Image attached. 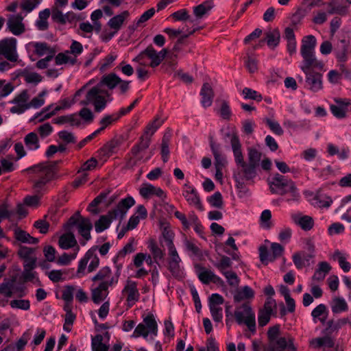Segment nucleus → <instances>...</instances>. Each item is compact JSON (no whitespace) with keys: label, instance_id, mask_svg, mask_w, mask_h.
Here are the masks:
<instances>
[{"label":"nucleus","instance_id":"cd10ccee","mask_svg":"<svg viewBox=\"0 0 351 351\" xmlns=\"http://www.w3.org/2000/svg\"><path fill=\"white\" fill-rule=\"evenodd\" d=\"M280 40V33L278 29H274L265 33V41L271 49H275L279 45Z\"/></svg>","mask_w":351,"mask_h":351},{"label":"nucleus","instance_id":"4c0bfd02","mask_svg":"<svg viewBox=\"0 0 351 351\" xmlns=\"http://www.w3.org/2000/svg\"><path fill=\"white\" fill-rule=\"evenodd\" d=\"M150 332V339H154V337L157 335L158 326L152 314L148 315L143 319V323Z\"/></svg>","mask_w":351,"mask_h":351},{"label":"nucleus","instance_id":"f704fd0d","mask_svg":"<svg viewBox=\"0 0 351 351\" xmlns=\"http://www.w3.org/2000/svg\"><path fill=\"white\" fill-rule=\"evenodd\" d=\"M101 123L102 124V126L95 131L91 134L86 136L85 138L82 140L77 145V149L82 148L88 142L91 141L97 134H98L101 131H102L106 126H108L110 124V116L108 115L105 117L104 119H101Z\"/></svg>","mask_w":351,"mask_h":351},{"label":"nucleus","instance_id":"2f4dec72","mask_svg":"<svg viewBox=\"0 0 351 351\" xmlns=\"http://www.w3.org/2000/svg\"><path fill=\"white\" fill-rule=\"evenodd\" d=\"M140 194L143 197H148L150 195H156L160 198L165 197L164 191L158 187L147 184L140 189Z\"/></svg>","mask_w":351,"mask_h":351},{"label":"nucleus","instance_id":"8fccbe9b","mask_svg":"<svg viewBox=\"0 0 351 351\" xmlns=\"http://www.w3.org/2000/svg\"><path fill=\"white\" fill-rule=\"evenodd\" d=\"M93 281L106 282L110 284V267L108 266L101 269L99 272L92 278Z\"/></svg>","mask_w":351,"mask_h":351},{"label":"nucleus","instance_id":"c9c22d12","mask_svg":"<svg viewBox=\"0 0 351 351\" xmlns=\"http://www.w3.org/2000/svg\"><path fill=\"white\" fill-rule=\"evenodd\" d=\"M129 81L122 80L116 74L111 73V90L119 86L120 93H125L129 89Z\"/></svg>","mask_w":351,"mask_h":351},{"label":"nucleus","instance_id":"4468645a","mask_svg":"<svg viewBox=\"0 0 351 351\" xmlns=\"http://www.w3.org/2000/svg\"><path fill=\"white\" fill-rule=\"evenodd\" d=\"M184 186L186 188V189L183 191L182 195L187 202L190 205L195 206L200 210H203L204 208L196 190L187 184H185Z\"/></svg>","mask_w":351,"mask_h":351},{"label":"nucleus","instance_id":"393cba45","mask_svg":"<svg viewBox=\"0 0 351 351\" xmlns=\"http://www.w3.org/2000/svg\"><path fill=\"white\" fill-rule=\"evenodd\" d=\"M335 50L337 58L341 62H345L350 52V41L346 39L340 40Z\"/></svg>","mask_w":351,"mask_h":351},{"label":"nucleus","instance_id":"7c9ffc66","mask_svg":"<svg viewBox=\"0 0 351 351\" xmlns=\"http://www.w3.org/2000/svg\"><path fill=\"white\" fill-rule=\"evenodd\" d=\"M331 270V267L328 263L326 261L320 262L318 264V267L315 271V273L312 277L313 280L322 281L323 280L326 274Z\"/></svg>","mask_w":351,"mask_h":351},{"label":"nucleus","instance_id":"473e14b6","mask_svg":"<svg viewBox=\"0 0 351 351\" xmlns=\"http://www.w3.org/2000/svg\"><path fill=\"white\" fill-rule=\"evenodd\" d=\"M171 138V132L170 130H168L166 132L162 138V143H161V156L162 159L164 162H167L169 159V143Z\"/></svg>","mask_w":351,"mask_h":351},{"label":"nucleus","instance_id":"a878e982","mask_svg":"<svg viewBox=\"0 0 351 351\" xmlns=\"http://www.w3.org/2000/svg\"><path fill=\"white\" fill-rule=\"evenodd\" d=\"M273 345L276 347V351H284L287 348L289 351H296V348L293 345V339L291 337L288 339L285 337H278L274 341Z\"/></svg>","mask_w":351,"mask_h":351},{"label":"nucleus","instance_id":"9d476101","mask_svg":"<svg viewBox=\"0 0 351 351\" xmlns=\"http://www.w3.org/2000/svg\"><path fill=\"white\" fill-rule=\"evenodd\" d=\"M135 200L129 196L122 199L112 208H111V221L119 219L121 221L125 216L128 210L134 205Z\"/></svg>","mask_w":351,"mask_h":351},{"label":"nucleus","instance_id":"7ed1b4c3","mask_svg":"<svg viewBox=\"0 0 351 351\" xmlns=\"http://www.w3.org/2000/svg\"><path fill=\"white\" fill-rule=\"evenodd\" d=\"M268 184L271 193L284 195L290 193L291 200L297 201L300 198V193L294 182L278 173L268 180Z\"/></svg>","mask_w":351,"mask_h":351},{"label":"nucleus","instance_id":"f3484780","mask_svg":"<svg viewBox=\"0 0 351 351\" xmlns=\"http://www.w3.org/2000/svg\"><path fill=\"white\" fill-rule=\"evenodd\" d=\"M230 144L237 166L245 162L241 150V144L237 134H232L231 136Z\"/></svg>","mask_w":351,"mask_h":351},{"label":"nucleus","instance_id":"09e8293b","mask_svg":"<svg viewBox=\"0 0 351 351\" xmlns=\"http://www.w3.org/2000/svg\"><path fill=\"white\" fill-rule=\"evenodd\" d=\"M163 122L164 121L160 120V117L157 116L152 122L147 125L144 134L151 137L162 125Z\"/></svg>","mask_w":351,"mask_h":351},{"label":"nucleus","instance_id":"052dcab7","mask_svg":"<svg viewBox=\"0 0 351 351\" xmlns=\"http://www.w3.org/2000/svg\"><path fill=\"white\" fill-rule=\"evenodd\" d=\"M35 53L42 56L46 53H49L51 54V51H55L54 50L50 49L48 45L46 43H36L34 45Z\"/></svg>","mask_w":351,"mask_h":351},{"label":"nucleus","instance_id":"e2e57ef3","mask_svg":"<svg viewBox=\"0 0 351 351\" xmlns=\"http://www.w3.org/2000/svg\"><path fill=\"white\" fill-rule=\"evenodd\" d=\"M181 262H168V269L173 276L179 278L182 276Z\"/></svg>","mask_w":351,"mask_h":351},{"label":"nucleus","instance_id":"72a5a7b5","mask_svg":"<svg viewBox=\"0 0 351 351\" xmlns=\"http://www.w3.org/2000/svg\"><path fill=\"white\" fill-rule=\"evenodd\" d=\"M147 247L152 253L154 262L159 265V261L164 259V251L158 246L157 243L154 240L149 241Z\"/></svg>","mask_w":351,"mask_h":351},{"label":"nucleus","instance_id":"b1692460","mask_svg":"<svg viewBox=\"0 0 351 351\" xmlns=\"http://www.w3.org/2000/svg\"><path fill=\"white\" fill-rule=\"evenodd\" d=\"M309 345L314 349H319L322 347L333 348L335 340L329 335H325L324 337L311 339Z\"/></svg>","mask_w":351,"mask_h":351},{"label":"nucleus","instance_id":"6e6d98bb","mask_svg":"<svg viewBox=\"0 0 351 351\" xmlns=\"http://www.w3.org/2000/svg\"><path fill=\"white\" fill-rule=\"evenodd\" d=\"M244 98L245 99H252L257 101H261L263 99L262 95L258 93L256 90H254L250 88H244L242 91Z\"/></svg>","mask_w":351,"mask_h":351},{"label":"nucleus","instance_id":"f03ea898","mask_svg":"<svg viewBox=\"0 0 351 351\" xmlns=\"http://www.w3.org/2000/svg\"><path fill=\"white\" fill-rule=\"evenodd\" d=\"M110 74L105 75L101 82L90 88L86 95L85 99L80 101L82 106L92 104L96 112H101L106 106L109 97Z\"/></svg>","mask_w":351,"mask_h":351},{"label":"nucleus","instance_id":"2eb2a0df","mask_svg":"<svg viewBox=\"0 0 351 351\" xmlns=\"http://www.w3.org/2000/svg\"><path fill=\"white\" fill-rule=\"evenodd\" d=\"M129 16V11L125 10L111 17V38L122 28Z\"/></svg>","mask_w":351,"mask_h":351},{"label":"nucleus","instance_id":"c756f323","mask_svg":"<svg viewBox=\"0 0 351 351\" xmlns=\"http://www.w3.org/2000/svg\"><path fill=\"white\" fill-rule=\"evenodd\" d=\"M348 322V318L339 319L336 322L330 320L327 322L326 328L322 331L324 335H330L334 332H337L343 326L346 325Z\"/></svg>","mask_w":351,"mask_h":351},{"label":"nucleus","instance_id":"338daca9","mask_svg":"<svg viewBox=\"0 0 351 351\" xmlns=\"http://www.w3.org/2000/svg\"><path fill=\"white\" fill-rule=\"evenodd\" d=\"M210 311L213 320L215 322H220L223 318L222 308L217 306H209Z\"/></svg>","mask_w":351,"mask_h":351},{"label":"nucleus","instance_id":"a211bd4d","mask_svg":"<svg viewBox=\"0 0 351 351\" xmlns=\"http://www.w3.org/2000/svg\"><path fill=\"white\" fill-rule=\"evenodd\" d=\"M150 142V136L144 134L141 137L140 142L132 147L131 152L136 160L143 159L141 153L149 147Z\"/></svg>","mask_w":351,"mask_h":351},{"label":"nucleus","instance_id":"37998d69","mask_svg":"<svg viewBox=\"0 0 351 351\" xmlns=\"http://www.w3.org/2000/svg\"><path fill=\"white\" fill-rule=\"evenodd\" d=\"M254 295V292L252 289L249 286H245L234 294V300L236 302H239L245 299L252 298Z\"/></svg>","mask_w":351,"mask_h":351},{"label":"nucleus","instance_id":"ea45409f","mask_svg":"<svg viewBox=\"0 0 351 351\" xmlns=\"http://www.w3.org/2000/svg\"><path fill=\"white\" fill-rule=\"evenodd\" d=\"M331 309L333 313L337 314L348 311V306L343 298L336 297L332 299Z\"/></svg>","mask_w":351,"mask_h":351},{"label":"nucleus","instance_id":"58836bf2","mask_svg":"<svg viewBox=\"0 0 351 351\" xmlns=\"http://www.w3.org/2000/svg\"><path fill=\"white\" fill-rule=\"evenodd\" d=\"M24 143L29 150H36L40 147L38 137L36 133H28L24 138Z\"/></svg>","mask_w":351,"mask_h":351},{"label":"nucleus","instance_id":"de8ad7c7","mask_svg":"<svg viewBox=\"0 0 351 351\" xmlns=\"http://www.w3.org/2000/svg\"><path fill=\"white\" fill-rule=\"evenodd\" d=\"M332 258L338 261L340 267L344 272H348L350 270V263L346 261V257L339 250H337L334 252Z\"/></svg>","mask_w":351,"mask_h":351},{"label":"nucleus","instance_id":"79ce46f5","mask_svg":"<svg viewBox=\"0 0 351 351\" xmlns=\"http://www.w3.org/2000/svg\"><path fill=\"white\" fill-rule=\"evenodd\" d=\"M195 268L197 269L199 280L204 284H209L212 280V275L213 274V271L206 269L204 267L199 265H196Z\"/></svg>","mask_w":351,"mask_h":351},{"label":"nucleus","instance_id":"c03bdc74","mask_svg":"<svg viewBox=\"0 0 351 351\" xmlns=\"http://www.w3.org/2000/svg\"><path fill=\"white\" fill-rule=\"evenodd\" d=\"M261 153L256 148L249 147L247 149V163L258 167L261 159Z\"/></svg>","mask_w":351,"mask_h":351},{"label":"nucleus","instance_id":"bb28decb","mask_svg":"<svg viewBox=\"0 0 351 351\" xmlns=\"http://www.w3.org/2000/svg\"><path fill=\"white\" fill-rule=\"evenodd\" d=\"M78 232L86 240L88 241L90 239V231L93 228V224L88 218L81 217L80 221L77 226Z\"/></svg>","mask_w":351,"mask_h":351},{"label":"nucleus","instance_id":"aec40b11","mask_svg":"<svg viewBox=\"0 0 351 351\" xmlns=\"http://www.w3.org/2000/svg\"><path fill=\"white\" fill-rule=\"evenodd\" d=\"M210 146L215 158V169H223L227 164L226 156L220 152V145L216 144L212 138L210 141Z\"/></svg>","mask_w":351,"mask_h":351},{"label":"nucleus","instance_id":"4be33fe9","mask_svg":"<svg viewBox=\"0 0 351 351\" xmlns=\"http://www.w3.org/2000/svg\"><path fill=\"white\" fill-rule=\"evenodd\" d=\"M143 56H147V58L150 60L149 66L152 68L158 66L161 63V59L158 57V51L152 45H149L145 50L142 51L138 54V59L141 60Z\"/></svg>","mask_w":351,"mask_h":351},{"label":"nucleus","instance_id":"4d7b16f0","mask_svg":"<svg viewBox=\"0 0 351 351\" xmlns=\"http://www.w3.org/2000/svg\"><path fill=\"white\" fill-rule=\"evenodd\" d=\"M10 305L12 308L27 311L30 308V302L28 300H13Z\"/></svg>","mask_w":351,"mask_h":351},{"label":"nucleus","instance_id":"dca6fc26","mask_svg":"<svg viewBox=\"0 0 351 351\" xmlns=\"http://www.w3.org/2000/svg\"><path fill=\"white\" fill-rule=\"evenodd\" d=\"M16 281V276H12L11 278H5L3 282L0 284V293L7 298H10L12 295L13 291L23 292L22 288L14 287Z\"/></svg>","mask_w":351,"mask_h":351},{"label":"nucleus","instance_id":"412c9836","mask_svg":"<svg viewBox=\"0 0 351 351\" xmlns=\"http://www.w3.org/2000/svg\"><path fill=\"white\" fill-rule=\"evenodd\" d=\"M200 95L202 97V106L205 108L210 107L213 104L215 95L211 86L208 83L203 84L200 90Z\"/></svg>","mask_w":351,"mask_h":351},{"label":"nucleus","instance_id":"49530a36","mask_svg":"<svg viewBox=\"0 0 351 351\" xmlns=\"http://www.w3.org/2000/svg\"><path fill=\"white\" fill-rule=\"evenodd\" d=\"M21 75L24 77L25 81L28 84H38L43 80V77L36 72H29L24 70Z\"/></svg>","mask_w":351,"mask_h":351},{"label":"nucleus","instance_id":"f257e3e1","mask_svg":"<svg viewBox=\"0 0 351 351\" xmlns=\"http://www.w3.org/2000/svg\"><path fill=\"white\" fill-rule=\"evenodd\" d=\"M316 43L314 36H306L302 40L300 48L302 61L300 68L306 75L304 88L313 93L319 92L323 88V75L316 70H323L324 64L322 61L316 58Z\"/></svg>","mask_w":351,"mask_h":351},{"label":"nucleus","instance_id":"774afa93","mask_svg":"<svg viewBox=\"0 0 351 351\" xmlns=\"http://www.w3.org/2000/svg\"><path fill=\"white\" fill-rule=\"evenodd\" d=\"M272 256L270 257V261H274L276 258L280 257L284 251V247L278 243H273L271 245Z\"/></svg>","mask_w":351,"mask_h":351},{"label":"nucleus","instance_id":"13d9d810","mask_svg":"<svg viewBox=\"0 0 351 351\" xmlns=\"http://www.w3.org/2000/svg\"><path fill=\"white\" fill-rule=\"evenodd\" d=\"M264 121L274 134L278 136H281L283 134L284 131L277 121L270 119L269 118H265Z\"/></svg>","mask_w":351,"mask_h":351},{"label":"nucleus","instance_id":"3c124183","mask_svg":"<svg viewBox=\"0 0 351 351\" xmlns=\"http://www.w3.org/2000/svg\"><path fill=\"white\" fill-rule=\"evenodd\" d=\"M162 236L163 241L165 243L167 249L175 246L173 244L174 233L169 228H163L162 231Z\"/></svg>","mask_w":351,"mask_h":351},{"label":"nucleus","instance_id":"39448f33","mask_svg":"<svg viewBox=\"0 0 351 351\" xmlns=\"http://www.w3.org/2000/svg\"><path fill=\"white\" fill-rule=\"evenodd\" d=\"M237 171L234 173V178L237 182V186L243 189L245 184L254 182V179L257 176L256 167L244 162L237 166Z\"/></svg>","mask_w":351,"mask_h":351},{"label":"nucleus","instance_id":"a19ab883","mask_svg":"<svg viewBox=\"0 0 351 351\" xmlns=\"http://www.w3.org/2000/svg\"><path fill=\"white\" fill-rule=\"evenodd\" d=\"M14 236L16 239L21 243L34 244L37 243L38 241V239L32 237L27 232L19 229L15 230Z\"/></svg>","mask_w":351,"mask_h":351},{"label":"nucleus","instance_id":"423d86ee","mask_svg":"<svg viewBox=\"0 0 351 351\" xmlns=\"http://www.w3.org/2000/svg\"><path fill=\"white\" fill-rule=\"evenodd\" d=\"M234 315L238 324H245L252 333L256 332L255 314L248 303L238 306Z\"/></svg>","mask_w":351,"mask_h":351},{"label":"nucleus","instance_id":"69168bd1","mask_svg":"<svg viewBox=\"0 0 351 351\" xmlns=\"http://www.w3.org/2000/svg\"><path fill=\"white\" fill-rule=\"evenodd\" d=\"M221 274L226 277L230 286L237 287L239 285V279L235 272L232 271H226Z\"/></svg>","mask_w":351,"mask_h":351},{"label":"nucleus","instance_id":"a18cd8bd","mask_svg":"<svg viewBox=\"0 0 351 351\" xmlns=\"http://www.w3.org/2000/svg\"><path fill=\"white\" fill-rule=\"evenodd\" d=\"M110 225V211L106 215H102L95 223V231L97 233L103 232L107 229Z\"/></svg>","mask_w":351,"mask_h":351},{"label":"nucleus","instance_id":"6ab92c4d","mask_svg":"<svg viewBox=\"0 0 351 351\" xmlns=\"http://www.w3.org/2000/svg\"><path fill=\"white\" fill-rule=\"evenodd\" d=\"M110 284L100 282L97 287L92 289V300L94 303L99 304L102 302L108 294Z\"/></svg>","mask_w":351,"mask_h":351},{"label":"nucleus","instance_id":"f8f14e48","mask_svg":"<svg viewBox=\"0 0 351 351\" xmlns=\"http://www.w3.org/2000/svg\"><path fill=\"white\" fill-rule=\"evenodd\" d=\"M29 95L26 90H23L19 95L15 97L12 103L15 106L10 108V112L14 114H22L28 109Z\"/></svg>","mask_w":351,"mask_h":351},{"label":"nucleus","instance_id":"9b49d317","mask_svg":"<svg viewBox=\"0 0 351 351\" xmlns=\"http://www.w3.org/2000/svg\"><path fill=\"white\" fill-rule=\"evenodd\" d=\"M93 322L95 324V330L97 332V334L92 337L91 341V347L93 351H106V347L103 345L102 341L103 335L101 332L104 330H108L109 326L107 323L105 324H99L97 320L95 318L93 319Z\"/></svg>","mask_w":351,"mask_h":351},{"label":"nucleus","instance_id":"5701e85b","mask_svg":"<svg viewBox=\"0 0 351 351\" xmlns=\"http://www.w3.org/2000/svg\"><path fill=\"white\" fill-rule=\"evenodd\" d=\"M292 220L304 231L311 230L314 226L313 219L308 215H292Z\"/></svg>","mask_w":351,"mask_h":351},{"label":"nucleus","instance_id":"0e129e2a","mask_svg":"<svg viewBox=\"0 0 351 351\" xmlns=\"http://www.w3.org/2000/svg\"><path fill=\"white\" fill-rule=\"evenodd\" d=\"M42 0H22L21 7L26 12H32Z\"/></svg>","mask_w":351,"mask_h":351},{"label":"nucleus","instance_id":"680f3d73","mask_svg":"<svg viewBox=\"0 0 351 351\" xmlns=\"http://www.w3.org/2000/svg\"><path fill=\"white\" fill-rule=\"evenodd\" d=\"M231 259L226 256H223L219 263L214 264L215 267L217 268L221 273L226 271V269L231 267Z\"/></svg>","mask_w":351,"mask_h":351},{"label":"nucleus","instance_id":"ddd939ff","mask_svg":"<svg viewBox=\"0 0 351 351\" xmlns=\"http://www.w3.org/2000/svg\"><path fill=\"white\" fill-rule=\"evenodd\" d=\"M23 16L21 14L10 15L7 21L9 30L16 36H19L25 32V25L23 23Z\"/></svg>","mask_w":351,"mask_h":351},{"label":"nucleus","instance_id":"6e6552de","mask_svg":"<svg viewBox=\"0 0 351 351\" xmlns=\"http://www.w3.org/2000/svg\"><path fill=\"white\" fill-rule=\"evenodd\" d=\"M110 190L106 189L97 195L88 206L87 210L93 215H97L104 211L110 205Z\"/></svg>","mask_w":351,"mask_h":351},{"label":"nucleus","instance_id":"bf43d9fd","mask_svg":"<svg viewBox=\"0 0 351 351\" xmlns=\"http://www.w3.org/2000/svg\"><path fill=\"white\" fill-rule=\"evenodd\" d=\"M220 117L225 120H230L232 112L228 101L223 100L221 102V107L218 111Z\"/></svg>","mask_w":351,"mask_h":351},{"label":"nucleus","instance_id":"c85d7f7f","mask_svg":"<svg viewBox=\"0 0 351 351\" xmlns=\"http://www.w3.org/2000/svg\"><path fill=\"white\" fill-rule=\"evenodd\" d=\"M59 246L64 250L71 248L77 245V241L71 232H66L60 237Z\"/></svg>","mask_w":351,"mask_h":351},{"label":"nucleus","instance_id":"e433bc0d","mask_svg":"<svg viewBox=\"0 0 351 351\" xmlns=\"http://www.w3.org/2000/svg\"><path fill=\"white\" fill-rule=\"evenodd\" d=\"M214 6L212 0H208L193 8L194 14L199 19L207 14Z\"/></svg>","mask_w":351,"mask_h":351},{"label":"nucleus","instance_id":"1a4fd4ad","mask_svg":"<svg viewBox=\"0 0 351 351\" xmlns=\"http://www.w3.org/2000/svg\"><path fill=\"white\" fill-rule=\"evenodd\" d=\"M99 258L94 250H89L84 256L80 261L77 269V276H82L88 265V272L93 271L99 266Z\"/></svg>","mask_w":351,"mask_h":351},{"label":"nucleus","instance_id":"0eeeda50","mask_svg":"<svg viewBox=\"0 0 351 351\" xmlns=\"http://www.w3.org/2000/svg\"><path fill=\"white\" fill-rule=\"evenodd\" d=\"M2 59H6L10 62L18 61L16 38H5L0 40V60Z\"/></svg>","mask_w":351,"mask_h":351},{"label":"nucleus","instance_id":"864d4df0","mask_svg":"<svg viewBox=\"0 0 351 351\" xmlns=\"http://www.w3.org/2000/svg\"><path fill=\"white\" fill-rule=\"evenodd\" d=\"M208 203L214 208H221L223 207V197L220 192L217 191L208 198Z\"/></svg>","mask_w":351,"mask_h":351},{"label":"nucleus","instance_id":"603ef678","mask_svg":"<svg viewBox=\"0 0 351 351\" xmlns=\"http://www.w3.org/2000/svg\"><path fill=\"white\" fill-rule=\"evenodd\" d=\"M315 204L319 208H328L332 203V199L330 197L324 195L319 194L315 197Z\"/></svg>","mask_w":351,"mask_h":351},{"label":"nucleus","instance_id":"20e7f679","mask_svg":"<svg viewBox=\"0 0 351 351\" xmlns=\"http://www.w3.org/2000/svg\"><path fill=\"white\" fill-rule=\"evenodd\" d=\"M58 161L51 164L40 163L32 167L34 172L39 173L38 179L34 182L33 188L38 194L46 190V185L55 178Z\"/></svg>","mask_w":351,"mask_h":351},{"label":"nucleus","instance_id":"5fc2aeb1","mask_svg":"<svg viewBox=\"0 0 351 351\" xmlns=\"http://www.w3.org/2000/svg\"><path fill=\"white\" fill-rule=\"evenodd\" d=\"M149 335H150V332H148V328L144 324L141 323L134 329L132 337H143L144 339H148Z\"/></svg>","mask_w":351,"mask_h":351}]
</instances>
